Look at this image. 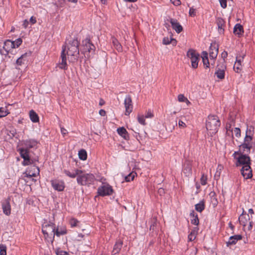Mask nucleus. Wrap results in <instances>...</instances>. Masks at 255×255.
Returning a JSON list of instances; mask_svg holds the SVG:
<instances>
[{
	"instance_id": "13",
	"label": "nucleus",
	"mask_w": 255,
	"mask_h": 255,
	"mask_svg": "<svg viewBox=\"0 0 255 255\" xmlns=\"http://www.w3.org/2000/svg\"><path fill=\"white\" fill-rule=\"evenodd\" d=\"M241 173L245 179H248L252 177V172L250 165L243 166L241 169Z\"/></svg>"
},
{
	"instance_id": "26",
	"label": "nucleus",
	"mask_w": 255,
	"mask_h": 255,
	"mask_svg": "<svg viewBox=\"0 0 255 255\" xmlns=\"http://www.w3.org/2000/svg\"><path fill=\"white\" fill-rule=\"evenodd\" d=\"M123 246V242L121 241H118L116 242L115 244L112 253L114 255H116L118 254L120 251H121V249L122 248V247Z\"/></svg>"
},
{
	"instance_id": "37",
	"label": "nucleus",
	"mask_w": 255,
	"mask_h": 255,
	"mask_svg": "<svg viewBox=\"0 0 255 255\" xmlns=\"http://www.w3.org/2000/svg\"><path fill=\"white\" fill-rule=\"evenodd\" d=\"M78 155L79 158L82 160H85L87 157V152L84 149L80 150L78 153Z\"/></svg>"
},
{
	"instance_id": "54",
	"label": "nucleus",
	"mask_w": 255,
	"mask_h": 255,
	"mask_svg": "<svg viewBox=\"0 0 255 255\" xmlns=\"http://www.w3.org/2000/svg\"><path fill=\"white\" fill-rule=\"evenodd\" d=\"M170 0L175 5H179L181 3L180 0Z\"/></svg>"
},
{
	"instance_id": "63",
	"label": "nucleus",
	"mask_w": 255,
	"mask_h": 255,
	"mask_svg": "<svg viewBox=\"0 0 255 255\" xmlns=\"http://www.w3.org/2000/svg\"><path fill=\"white\" fill-rule=\"evenodd\" d=\"M223 166L222 165H221V164L218 165V167H217L218 170L221 171L223 169Z\"/></svg>"
},
{
	"instance_id": "29",
	"label": "nucleus",
	"mask_w": 255,
	"mask_h": 255,
	"mask_svg": "<svg viewBox=\"0 0 255 255\" xmlns=\"http://www.w3.org/2000/svg\"><path fill=\"white\" fill-rule=\"evenodd\" d=\"M64 173L69 177L71 178H75L78 175L82 173V171L80 170H76L73 173H71L69 171L65 170Z\"/></svg>"
},
{
	"instance_id": "28",
	"label": "nucleus",
	"mask_w": 255,
	"mask_h": 255,
	"mask_svg": "<svg viewBox=\"0 0 255 255\" xmlns=\"http://www.w3.org/2000/svg\"><path fill=\"white\" fill-rule=\"evenodd\" d=\"M24 145L27 148H30L34 147L37 145V142L34 140H27L24 142Z\"/></svg>"
},
{
	"instance_id": "35",
	"label": "nucleus",
	"mask_w": 255,
	"mask_h": 255,
	"mask_svg": "<svg viewBox=\"0 0 255 255\" xmlns=\"http://www.w3.org/2000/svg\"><path fill=\"white\" fill-rule=\"evenodd\" d=\"M198 228H195L188 235V239L189 241H192L195 240L197 233Z\"/></svg>"
},
{
	"instance_id": "39",
	"label": "nucleus",
	"mask_w": 255,
	"mask_h": 255,
	"mask_svg": "<svg viewBox=\"0 0 255 255\" xmlns=\"http://www.w3.org/2000/svg\"><path fill=\"white\" fill-rule=\"evenodd\" d=\"M136 175V173L135 172H131L129 173L128 175L125 177V180L127 182H129L130 181H132L133 180L135 176Z\"/></svg>"
},
{
	"instance_id": "22",
	"label": "nucleus",
	"mask_w": 255,
	"mask_h": 255,
	"mask_svg": "<svg viewBox=\"0 0 255 255\" xmlns=\"http://www.w3.org/2000/svg\"><path fill=\"white\" fill-rule=\"evenodd\" d=\"M216 23L218 25V31L220 33L222 34L224 31L225 21L221 17L217 18Z\"/></svg>"
},
{
	"instance_id": "7",
	"label": "nucleus",
	"mask_w": 255,
	"mask_h": 255,
	"mask_svg": "<svg viewBox=\"0 0 255 255\" xmlns=\"http://www.w3.org/2000/svg\"><path fill=\"white\" fill-rule=\"evenodd\" d=\"M226 69V65L225 61L221 60L219 62L216 67V71L215 75L219 79L222 80L225 78V70Z\"/></svg>"
},
{
	"instance_id": "57",
	"label": "nucleus",
	"mask_w": 255,
	"mask_h": 255,
	"mask_svg": "<svg viewBox=\"0 0 255 255\" xmlns=\"http://www.w3.org/2000/svg\"><path fill=\"white\" fill-rule=\"evenodd\" d=\"M99 114L101 116H106V112L104 110L101 109L99 111Z\"/></svg>"
},
{
	"instance_id": "47",
	"label": "nucleus",
	"mask_w": 255,
	"mask_h": 255,
	"mask_svg": "<svg viewBox=\"0 0 255 255\" xmlns=\"http://www.w3.org/2000/svg\"><path fill=\"white\" fill-rule=\"evenodd\" d=\"M178 126L180 128H184L186 127V124L182 121L179 120L178 122Z\"/></svg>"
},
{
	"instance_id": "50",
	"label": "nucleus",
	"mask_w": 255,
	"mask_h": 255,
	"mask_svg": "<svg viewBox=\"0 0 255 255\" xmlns=\"http://www.w3.org/2000/svg\"><path fill=\"white\" fill-rule=\"evenodd\" d=\"M15 43V48L18 47L22 43V40L21 38H18L15 41H13Z\"/></svg>"
},
{
	"instance_id": "52",
	"label": "nucleus",
	"mask_w": 255,
	"mask_h": 255,
	"mask_svg": "<svg viewBox=\"0 0 255 255\" xmlns=\"http://www.w3.org/2000/svg\"><path fill=\"white\" fill-rule=\"evenodd\" d=\"M221 6L225 8L227 7V0H219Z\"/></svg>"
},
{
	"instance_id": "4",
	"label": "nucleus",
	"mask_w": 255,
	"mask_h": 255,
	"mask_svg": "<svg viewBox=\"0 0 255 255\" xmlns=\"http://www.w3.org/2000/svg\"><path fill=\"white\" fill-rule=\"evenodd\" d=\"M239 221L241 225L244 227L248 226V229L251 230L255 222V216H252L251 218L250 215L245 213L243 210L242 214L239 217Z\"/></svg>"
},
{
	"instance_id": "30",
	"label": "nucleus",
	"mask_w": 255,
	"mask_h": 255,
	"mask_svg": "<svg viewBox=\"0 0 255 255\" xmlns=\"http://www.w3.org/2000/svg\"><path fill=\"white\" fill-rule=\"evenodd\" d=\"M29 117L30 120L33 123H37L39 121V117L37 114L33 110H31L29 112Z\"/></svg>"
},
{
	"instance_id": "2",
	"label": "nucleus",
	"mask_w": 255,
	"mask_h": 255,
	"mask_svg": "<svg viewBox=\"0 0 255 255\" xmlns=\"http://www.w3.org/2000/svg\"><path fill=\"white\" fill-rule=\"evenodd\" d=\"M220 126V122L219 118L215 115H210L208 118L206 123V129L211 135L217 132Z\"/></svg>"
},
{
	"instance_id": "61",
	"label": "nucleus",
	"mask_w": 255,
	"mask_h": 255,
	"mask_svg": "<svg viewBox=\"0 0 255 255\" xmlns=\"http://www.w3.org/2000/svg\"><path fill=\"white\" fill-rule=\"evenodd\" d=\"M158 193H159L160 195H161V194H163V193H164V189H163V188H159V189H158Z\"/></svg>"
},
{
	"instance_id": "27",
	"label": "nucleus",
	"mask_w": 255,
	"mask_h": 255,
	"mask_svg": "<svg viewBox=\"0 0 255 255\" xmlns=\"http://www.w3.org/2000/svg\"><path fill=\"white\" fill-rule=\"evenodd\" d=\"M203 65L205 68L209 67V62L208 58V53L206 51H203L201 56Z\"/></svg>"
},
{
	"instance_id": "8",
	"label": "nucleus",
	"mask_w": 255,
	"mask_h": 255,
	"mask_svg": "<svg viewBox=\"0 0 255 255\" xmlns=\"http://www.w3.org/2000/svg\"><path fill=\"white\" fill-rule=\"evenodd\" d=\"M21 157L23 159L22 164L24 166L28 165L34 163L33 160L30 158L28 154V151L27 149L21 148L18 149Z\"/></svg>"
},
{
	"instance_id": "33",
	"label": "nucleus",
	"mask_w": 255,
	"mask_h": 255,
	"mask_svg": "<svg viewBox=\"0 0 255 255\" xmlns=\"http://www.w3.org/2000/svg\"><path fill=\"white\" fill-rule=\"evenodd\" d=\"M183 171L186 176H190L192 173V168L191 165L187 164L184 168Z\"/></svg>"
},
{
	"instance_id": "10",
	"label": "nucleus",
	"mask_w": 255,
	"mask_h": 255,
	"mask_svg": "<svg viewBox=\"0 0 255 255\" xmlns=\"http://www.w3.org/2000/svg\"><path fill=\"white\" fill-rule=\"evenodd\" d=\"M113 192V190L112 186L109 184L103 185L98 189V194L102 196L110 195Z\"/></svg>"
},
{
	"instance_id": "32",
	"label": "nucleus",
	"mask_w": 255,
	"mask_h": 255,
	"mask_svg": "<svg viewBox=\"0 0 255 255\" xmlns=\"http://www.w3.org/2000/svg\"><path fill=\"white\" fill-rule=\"evenodd\" d=\"M190 216L192 217V219L191 220V222L192 224L198 225L199 223V221L197 215H195L194 211H192L190 213Z\"/></svg>"
},
{
	"instance_id": "14",
	"label": "nucleus",
	"mask_w": 255,
	"mask_h": 255,
	"mask_svg": "<svg viewBox=\"0 0 255 255\" xmlns=\"http://www.w3.org/2000/svg\"><path fill=\"white\" fill-rule=\"evenodd\" d=\"M2 208L3 213L8 216L11 213V207L10 205V198L8 197L2 202Z\"/></svg>"
},
{
	"instance_id": "15",
	"label": "nucleus",
	"mask_w": 255,
	"mask_h": 255,
	"mask_svg": "<svg viewBox=\"0 0 255 255\" xmlns=\"http://www.w3.org/2000/svg\"><path fill=\"white\" fill-rule=\"evenodd\" d=\"M219 46L215 42L211 44L209 49V55L211 59H214L216 58L218 53Z\"/></svg>"
},
{
	"instance_id": "40",
	"label": "nucleus",
	"mask_w": 255,
	"mask_h": 255,
	"mask_svg": "<svg viewBox=\"0 0 255 255\" xmlns=\"http://www.w3.org/2000/svg\"><path fill=\"white\" fill-rule=\"evenodd\" d=\"M232 135L233 136V134L234 133L235 136L237 137H239L241 135V130L239 128H235L234 130H231Z\"/></svg>"
},
{
	"instance_id": "24",
	"label": "nucleus",
	"mask_w": 255,
	"mask_h": 255,
	"mask_svg": "<svg viewBox=\"0 0 255 255\" xmlns=\"http://www.w3.org/2000/svg\"><path fill=\"white\" fill-rule=\"evenodd\" d=\"M117 132L119 135L124 139L127 140L128 139V135L126 128L124 127L119 128L117 129Z\"/></svg>"
},
{
	"instance_id": "64",
	"label": "nucleus",
	"mask_w": 255,
	"mask_h": 255,
	"mask_svg": "<svg viewBox=\"0 0 255 255\" xmlns=\"http://www.w3.org/2000/svg\"><path fill=\"white\" fill-rule=\"evenodd\" d=\"M184 102L186 103L187 105H189L190 104V101L187 99V98L185 99Z\"/></svg>"
},
{
	"instance_id": "17",
	"label": "nucleus",
	"mask_w": 255,
	"mask_h": 255,
	"mask_svg": "<svg viewBox=\"0 0 255 255\" xmlns=\"http://www.w3.org/2000/svg\"><path fill=\"white\" fill-rule=\"evenodd\" d=\"M238 162L240 165H242L243 166H245L247 165H250L251 164L250 162V158L249 156H247L246 154H241V155L238 158Z\"/></svg>"
},
{
	"instance_id": "3",
	"label": "nucleus",
	"mask_w": 255,
	"mask_h": 255,
	"mask_svg": "<svg viewBox=\"0 0 255 255\" xmlns=\"http://www.w3.org/2000/svg\"><path fill=\"white\" fill-rule=\"evenodd\" d=\"M55 231V227L53 224H46L42 227V232L48 242L53 243Z\"/></svg>"
},
{
	"instance_id": "9",
	"label": "nucleus",
	"mask_w": 255,
	"mask_h": 255,
	"mask_svg": "<svg viewBox=\"0 0 255 255\" xmlns=\"http://www.w3.org/2000/svg\"><path fill=\"white\" fill-rule=\"evenodd\" d=\"M124 105L125 108V115L128 116L132 111L133 105L132 99L129 95L126 96L124 100Z\"/></svg>"
},
{
	"instance_id": "44",
	"label": "nucleus",
	"mask_w": 255,
	"mask_h": 255,
	"mask_svg": "<svg viewBox=\"0 0 255 255\" xmlns=\"http://www.w3.org/2000/svg\"><path fill=\"white\" fill-rule=\"evenodd\" d=\"M172 40L176 42L175 40L172 38L164 37L163 39V43L165 45H167L170 44Z\"/></svg>"
},
{
	"instance_id": "55",
	"label": "nucleus",
	"mask_w": 255,
	"mask_h": 255,
	"mask_svg": "<svg viewBox=\"0 0 255 255\" xmlns=\"http://www.w3.org/2000/svg\"><path fill=\"white\" fill-rule=\"evenodd\" d=\"M249 215L251 216V218H252V216H255L254 212L252 209H250L248 211Z\"/></svg>"
},
{
	"instance_id": "34",
	"label": "nucleus",
	"mask_w": 255,
	"mask_h": 255,
	"mask_svg": "<svg viewBox=\"0 0 255 255\" xmlns=\"http://www.w3.org/2000/svg\"><path fill=\"white\" fill-rule=\"evenodd\" d=\"M112 42L115 48L119 52L122 51V46L118 40L115 38L112 39Z\"/></svg>"
},
{
	"instance_id": "51",
	"label": "nucleus",
	"mask_w": 255,
	"mask_h": 255,
	"mask_svg": "<svg viewBox=\"0 0 255 255\" xmlns=\"http://www.w3.org/2000/svg\"><path fill=\"white\" fill-rule=\"evenodd\" d=\"M189 13L190 16H194L196 15L195 9L193 7H191L189 9Z\"/></svg>"
},
{
	"instance_id": "16",
	"label": "nucleus",
	"mask_w": 255,
	"mask_h": 255,
	"mask_svg": "<svg viewBox=\"0 0 255 255\" xmlns=\"http://www.w3.org/2000/svg\"><path fill=\"white\" fill-rule=\"evenodd\" d=\"M244 55L237 56L236 61L234 66V70L237 73H240L242 69L241 63L244 59Z\"/></svg>"
},
{
	"instance_id": "18",
	"label": "nucleus",
	"mask_w": 255,
	"mask_h": 255,
	"mask_svg": "<svg viewBox=\"0 0 255 255\" xmlns=\"http://www.w3.org/2000/svg\"><path fill=\"white\" fill-rule=\"evenodd\" d=\"M51 184L53 188L58 191H62L64 189V184L63 181L59 180H52Z\"/></svg>"
},
{
	"instance_id": "43",
	"label": "nucleus",
	"mask_w": 255,
	"mask_h": 255,
	"mask_svg": "<svg viewBox=\"0 0 255 255\" xmlns=\"http://www.w3.org/2000/svg\"><path fill=\"white\" fill-rule=\"evenodd\" d=\"M6 246L4 245H0V255H6Z\"/></svg>"
},
{
	"instance_id": "48",
	"label": "nucleus",
	"mask_w": 255,
	"mask_h": 255,
	"mask_svg": "<svg viewBox=\"0 0 255 255\" xmlns=\"http://www.w3.org/2000/svg\"><path fill=\"white\" fill-rule=\"evenodd\" d=\"M186 98L183 94H179L178 96V100L180 102H184Z\"/></svg>"
},
{
	"instance_id": "56",
	"label": "nucleus",
	"mask_w": 255,
	"mask_h": 255,
	"mask_svg": "<svg viewBox=\"0 0 255 255\" xmlns=\"http://www.w3.org/2000/svg\"><path fill=\"white\" fill-rule=\"evenodd\" d=\"M61 132L63 136L66 135L67 133V130L64 128H61Z\"/></svg>"
},
{
	"instance_id": "53",
	"label": "nucleus",
	"mask_w": 255,
	"mask_h": 255,
	"mask_svg": "<svg viewBox=\"0 0 255 255\" xmlns=\"http://www.w3.org/2000/svg\"><path fill=\"white\" fill-rule=\"evenodd\" d=\"M153 117V114L150 111H148L146 113L145 116V118H151Z\"/></svg>"
},
{
	"instance_id": "42",
	"label": "nucleus",
	"mask_w": 255,
	"mask_h": 255,
	"mask_svg": "<svg viewBox=\"0 0 255 255\" xmlns=\"http://www.w3.org/2000/svg\"><path fill=\"white\" fill-rule=\"evenodd\" d=\"M207 176L203 174L200 178V183L202 185H205L207 184Z\"/></svg>"
},
{
	"instance_id": "11",
	"label": "nucleus",
	"mask_w": 255,
	"mask_h": 255,
	"mask_svg": "<svg viewBox=\"0 0 255 255\" xmlns=\"http://www.w3.org/2000/svg\"><path fill=\"white\" fill-rule=\"evenodd\" d=\"M39 174V169L37 166L34 165L28 167L26 169V171L23 173V174H25L24 176L27 177H35Z\"/></svg>"
},
{
	"instance_id": "36",
	"label": "nucleus",
	"mask_w": 255,
	"mask_h": 255,
	"mask_svg": "<svg viewBox=\"0 0 255 255\" xmlns=\"http://www.w3.org/2000/svg\"><path fill=\"white\" fill-rule=\"evenodd\" d=\"M205 208L204 202L203 201L195 205V209L197 211L201 212Z\"/></svg>"
},
{
	"instance_id": "25",
	"label": "nucleus",
	"mask_w": 255,
	"mask_h": 255,
	"mask_svg": "<svg viewBox=\"0 0 255 255\" xmlns=\"http://www.w3.org/2000/svg\"><path fill=\"white\" fill-rule=\"evenodd\" d=\"M244 32L243 27L240 24H236L234 28V33L239 36L242 35Z\"/></svg>"
},
{
	"instance_id": "21",
	"label": "nucleus",
	"mask_w": 255,
	"mask_h": 255,
	"mask_svg": "<svg viewBox=\"0 0 255 255\" xmlns=\"http://www.w3.org/2000/svg\"><path fill=\"white\" fill-rule=\"evenodd\" d=\"M84 43V48L83 50L86 51H88L89 52H91L94 50V48L95 46L93 44H92L90 40L88 39H85V41H83Z\"/></svg>"
},
{
	"instance_id": "60",
	"label": "nucleus",
	"mask_w": 255,
	"mask_h": 255,
	"mask_svg": "<svg viewBox=\"0 0 255 255\" xmlns=\"http://www.w3.org/2000/svg\"><path fill=\"white\" fill-rule=\"evenodd\" d=\"M28 21L27 20H25L23 23V25L24 27L26 28L28 25Z\"/></svg>"
},
{
	"instance_id": "49",
	"label": "nucleus",
	"mask_w": 255,
	"mask_h": 255,
	"mask_svg": "<svg viewBox=\"0 0 255 255\" xmlns=\"http://www.w3.org/2000/svg\"><path fill=\"white\" fill-rule=\"evenodd\" d=\"M56 254L57 255H67L68 253L66 252L60 250H57L56 251Z\"/></svg>"
},
{
	"instance_id": "59",
	"label": "nucleus",
	"mask_w": 255,
	"mask_h": 255,
	"mask_svg": "<svg viewBox=\"0 0 255 255\" xmlns=\"http://www.w3.org/2000/svg\"><path fill=\"white\" fill-rule=\"evenodd\" d=\"M230 128H231V126H229V127L227 126V127H226L227 134H228L229 135H230V132H231V130H232Z\"/></svg>"
},
{
	"instance_id": "6",
	"label": "nucleus",
	"mask_w": 255,
	"mask_h": 255,
	"mask_svg": "<svg viewBox=\"0 0 255 255\" xmlns=\"http://www.w3.org/2000/svg\"><path fill=\"white\" fill-rule=\"evenodd\" d=\"M187 56L190 59L191 66L193 68L196 69L198 67L199 61V54L193 49H190L187 53Z\"/></svg>"
},
{
	"instance_id": "19",
	"label": "nucleus",
	"mask_w": 255,
	"mask_h": 255,
	"mask_svg": "<svg viewBox=\"0 0 255 255\" xmlns=\"http://www.w3.org/2000/svg\"><path fill=\"white\" fill-rule=\"evenodd\" d=\"M242 239V236L240 235H236L230 237L228 241L227 242V246L229 247L235 245L237 242Z\"/></svg>"
},
{
	"instance_id": "38",
	"label": "nucleus",
	"mask_w": 255,
	"mask_h": 255,
	"mask_svg": "<svg viewBox=\"0 0 255 255\" xmlns=\"http://www.w3.org/2000/svg\"><path fill=\"white\" fill-rule=\"evenodd\" d=\"M9 113L6 107H0V118L4 117Z\"/></svg>"
},
{
	"instance_id": "23",
	"label": "nucleus",
	"mask_w": 255,
	"mask_h": 255,
	"mask_svg": "<svg viewBox=\"0 0 255 255\" xmlns=\"http://www.w3.org/2000/svg\"><path fill=\"white\" fill-rule=\"evenodd\" d=\"M250 149L251 146L246 142L240 146V152L243 154H246L250 152Z\"/></svg>"
},
{
	"instance_id": "62",
	"label": "nucleus",
	"mask_w": 255,
	"mask_h": 255,
	"mask_svg": "<svg viewBox=\"0 0 255 255\" xmlns=\"http://www.w3.org/2000/svg\"><path fill=\"white\" fill-rule=\"evenodd\" d=\"M30 21L32 23H35L36 22V20L35 18H33V16H32L30 19Z\"/></svg>"
},
{
	"instance_id": "31",
	"label": "nucleus",
	"mask_w": 255,
	"mask_h": 255,
	"mask_svg": "<svg viewBox=\"0 0 255 255\" xmlns=\"http://www.w3.org/2000/svg\"><path fill=\"white\" fill-rule=\"evenodd\" d=\"M27 54L25 53L22 55L19 58H18L16 60V64L18 65L21 66L22 64H24L25 62L27 61Z\"/></svg>"
},
{
	"instance_id": "5",
	"label": "nucleus",
	"mask_w": 255,
	"mask_h": 255,
	"mask_svg": "<svg viewBox=\"0 0 255 255\" xmlns=\"http://www.w3.org/2000/svg\"><path fill=\"white\" fill-rule=\"evenodd\" d=\"M95 180V176L90 173H82L78 175L77 181L81 185H87L92 184Z\"/></svg>"
},
{
	"instance_id": "58",
	"label": "nucleus",
	"mask_w": 255,
	"mask_h": 255,
	"mask_svg": "<svg viewBox=\"0 0 255 255\" xmlns=\"http://www.w3.org/2000/svg\"><path fill=\"white\" fill-rule=\"evenodd\" d=\"M221 55H222V57L223 58V59L222 60L225 61V59L227 57V55H228L227 52L226 51H224L223 52H222Z\"/></svg>"
},
{
	"instance_id": "1",
	"label": "nucleus",
	"mask_w": 255,
	"mask_h": 255,
	"mask_svg": "<svg viewBox=\"0 0 255 255\" xmlns=\"http://www.w3.org/2000/svg\"><path fill=\"white\" fill-rule=\"evenodd\" d=\"M79 45L78 40L74 38L70 40L66 45L63 46L61 54V61L58 65L59 68L67 69L66 55L70 62H74L78 59L79 54Z\"/></svg>"
},
{
	"instance_id": "12",
	"label": "nucleus",
	"mask_w": 255,
	"mask_h": 255,
	"mask_svg": "<svg viewBox=\"0 0 255 255\" xmlns=\"http://www.w3.org/2000/svg\"><path fill=\"white\" fill-rule=\"evenodd\" d=\"M167 21H169L171 24V26L172 28L175 30V31L179 33L183 30V27L179 23V22L176 19L169 18L167 19Z\"/></svg>"
},
{
	"instance_id": "46",
	"label": "nucleus",
	"mask_w": 255,
	"mask_h": 255,
	"mask_svg": "<svg viewBox=\"0 0 255 255\" xmlns=\"http://www.w3.org/2000/svg\"><path fill=\"white\" fill-rule=\"evenodd\" d=\"M78 221L75 219H72L70 220V224L72 227H75Z\"/></svg>"
},
{
	"instance_id": "45",
	"label": "nucleus",
	"mask_w": 255,
	"mask_h": 255,
	"mask_svg": "<svg viewBox=\"0 0 255 255\" xmlns=\"http://www.w3.org/2000/svg\"><path fill=\"white\" fill-rule=\"evenodd\" d=\"M66 234V229H62L61 231H59L58 229H56L55 231V235H56L57 236L59 237L61 235H63Z\"/></svg>"
},
{
	"instance_id": "41",
	"label": "nucleus",
	"mask_w": 255,
	"mask_h": 255,
	"mask_svg": "<svg viewBox=\"0 0 255 255\" xmlns=\"http://www.w3.org/2000/svg\"><path fill=\"white\" fill-rule=\"evenodd\" d=\"M144 118L145 117L143 115H138L137 117V121L138 123L142 125H145L146 124Z\"/></svg>"
},
{
	"instance_id": "20",
	"label": "nucleus",
	"mask_w": 255,
	"mask_h": 255,
	"mask_svg": "<svg viewBox=\"0 0 255 255\" xmlns=\"http://www.w3.org/2000/svg\"><path fill=\"white\" fill-rule=\"evenodd\" d=\"M3 48L8 53L13 48H15V43L10 40H6L3 44Z\"/></svg>"
}]
</instances>
